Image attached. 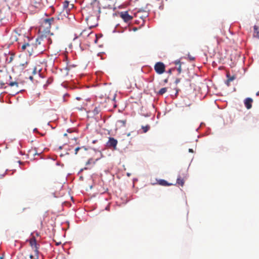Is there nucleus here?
<instances>
[{
	"instance_id": "f257e3e1",
	"label": "nucleus",
	"mask_w": 259,
	"mask_h": 259,
	"mask_svg": "<svg viewBox=\"0 0 259 259\" xmlns=\"http://www.w3.org/2000/svg\"><path fill=\"white\" fill-rule=\"evenodd\" d=\"M105 8L103 9L105 10ZM101 12L99 2L97 0H92V1L81 9V13L83 15L85 16V19L89 20L93 17L98 18L99 17V14L103 13Z\"/></svg>"
},
{
	"instance_id": "f03ea898",
	"label": "nucleus",
	"mask_w": 259,
	"mask_h": 259,
	"mask_svg": "<svg viewBox=\"0 0 259 259\" xmlns=\"http://www.w3.org/2000/svg\"><path fill=\"white\" fill-rule=\"evenodd\" d=\"M154 68L156 72L159 74H162L165 70V66L164 63L161 62L156 63Z\"/></svg>"
},
{
	"instance_id": "7ed1b4c3",
	"label": "nucleus",
	"mask_w": 259,
	"mask_h": 259,
	"mask_svg": "<svg viewBox=\"0 0 259 259\" xmlns=\"http://www.w3.org/2000/svg\"><path fill=\"white\" fill-rule=\"evenodd\" d=\"M187 178V174L186 172H182L180 174L177 180V184L183 187L185 183V181Z\"/></svg>"
},
{
	"instance_id": "20e7f679",
	"label": "nucleus",
	"mask_w": 259,
	"mask_h": 259,
	"mask_svg": "<svg viewBox=\"0 0 259 259\" xmlns=\"http://www.w3.org/2000/svg\"><path fill=\"white\" fill-rule=\"evenodd\" d=\"M95 35L92 32L91 29L83 30L80 33L79 36L85 38L86 37H94Z\"/></svg>"
},
{
	"instance_id": "39448f33",
	"label": "nucleus",
	"mask_w": 259,
	"mask_h": 259,
	"mask_svg": "<svg viewBox=\"0 0 259 259\" xmlns=\"http://www.w3.org/2000/svg\"><path fill=\"white\" fill-rule=\"evenodd\" d=\"M74 5L70 4L68 1H65L63 3V11L67 14L68 11L73 9Z\"/></svg>"
},
{
	"instance_id": "423d86ee",
	"label": "nucleus",
	"mask_w": 259,
	"mask_h": 259,
	"mask_svg": "<svg viewBox=\"0 0 259 259\" xmlns=\"http://www.w3.org/2000/svg\"><path fill=\"white\" fill-rule=\"evenodd\" d=\"M26 51L28 52L29 56L32 55L34 53V50L36 49V45L28 42Z\"/></svg>"
},
{
	"instance_id": "0eeeda50",
	"label": "nucleus",
	"mask_w": 259,
	"mask_h": 259,
	"mask_svg": "<svg viewBox=\"0 0 259 259\" xmlns=\"http://www.w3.org/2000/svg\"><path fill=\"white\" fill-rule=\"evenodd\" d=\"M120 16L126 22L131 21L133 19V17L130 15L127 11L121 12Z\"/></svg>"
},
{
	"instance_id": "6e6552de",
	"label": "nucleus",
	"mask_w": 259,
	"mask_h": 259,
	"mask_svg": "<svg viewBox=\"0 0 259 259\" xmlns=\"http://www.w3.org/2000/svg\"><path fill=\"white\" fill-rule=\"evenodd\" d=\"M55 22V19L53 17L51 18L46 19L44 21V23L47 28H49L52 25H54Z\"/></svg>"
},
{
	"instance_id": "1a4fd4ad",
	"label": "nucleus",
	"mask_w": 259,
	"mask_h": 259,
	"mask_svg": "<svg viewBox=\"0 0 259 259\" xmlns=\"http://www.w3.org/2000/svg\"><path fill=\"white\" fill-rule=\"evenodd\" d=\"M117 144V141L113 138H109L107 145L109 147H112L114 149H116V146Z\"/></svg>"
},
{
	"instance_id": "9d476101",
	"label": "nucleus",
	"mask_w": 259,
	"mask_h": 259,
	"mask_svg": "<svg viewBox=\"0 0 259 259\" xmlns=\"http://www.w3.org/2000/svg\"><path fill=\"white\" fill-rule=\"evenodd\" d=\"M88 149L84 146L81 147H77L75 149V154H77L78 153L80 154L85 155L87 154Z\"/></svg>"
},
{
	"instance_id": "9b49d317",
	"label": "nucleus",
	"mask_w": 259,
	"mask_h": 259,
	"mask_svg": "<svg viewBox=\"0 0 259 259\" xmlns=\"http://www.w3.org/2000/svg\"><path fill=\"white\" fill-rule=\"evenodd\" d=\"M29 242L32 249L37 248L39 246V245L37 244L36 239L34 236H32L29 240Z\"/></svg>"
},
{
	"instance_id": "f8f14e48",
	"label": "nucleus",
	"mask_w": 259,
	"mask_h": 259,
	"mask_svg": "<svg viewBox=\"0 0 259 259\" xmlns=\"http://www.w3.org/2000/svg\"><path fill=\"white\" fill-rule=\"evenodd\" d=\"M253 100L250 98H247L244 100V105L247 109H250L252 107Z\"/></svg>"
},
{
	"instance_id": "ddd939ff",
	"label": "nucleus",
	"mask_w": 259,
	"mask_h": 259,
	"mask_svg": "<svg viewBox=\"0 0 259 259\" xmlns=\"http://www.w3.org/2000/svg\"><path fill=\"white\" fill-rule=\"evenodd\" d=\"M104 2H105V6H107L108 8V9H109L110 10L113 9L115 8V4L116 2H114L113 3V6H110V5L112 3V0H104Z\"/></svg>"
},
{
	"instance_id": "4468645a",
	"label": "nucleus",
	"mask_w": 259,
	"mask_h": 259,
	"mask_svg": "<svg viewBox=\"0 0 259 259\" xmlns=\"http://www.w3.org/2000/svg\"><path fill=\"white\" fill-rule=\"evenodd\" d=\"M253 36L259 38V27L257 25L253 26Z\"/></svg>"
},
{
	"instance_id": "2eb2a0df",
	"label": "nucleus",
	"mask_w": 259,
	"mask_h": 259,
	"mask_svg": "<svg viewBox=\"0 0 259 259\" xmlns=\"http://www.w3.org/2000/svg\"><path fill=\"white\" fill-rule=\"evenodd\" d=\"M158 184L160 185L163 186H170L171 184H169L167 181L164 180H159L158 181Z\"/></svg>"
},
{
	"instance_id": "dca6fc26",
	"label": "nucleus",
	"mask_w": 259,
	"mask_h": 259,
	"mask_svg": "<svg viewBox=\"0 0 259 259\" xmlns=\"http://www.w3.org/2000/svg\"><path fill=\"white\" fill-rule=\"evenodd\" d=\"M31 4L34 7L37 8L40 4V0H31Z\"/></svg>"
},
{
	"instance_id": "f3484780",
	"label": "nucleus",
	"mask_w": 259,
	"mask_h": 259,
	"mask_svg": "<svg viewBox=\"0 0 259 259\" xmlns=\"http://www.w3.org/2000/svg\"><path fill=\"white\" fill-rule=\"evenodd\" d=\"M167 91V88H163L161 89L158 92H157V94L159 95H162L165 94Z\"/></svg>"
},
{
	"instance_id": "a211bd4d",
	"label": "nucleus",
	"mask_w": 259,
	"mask_h": 259,
	"mask_svg": "<svg viewBox=\"0 0 259 259\" xmlns=\"http://www.w3.org/2000/svg\"><path fill=\"white\" fill-rule=\"evenodd\" d=\"M14 58V54H10L9 57H7V58L6 59V61H7V62L8 63H11L13 61Z\"/></svg>"
},
{
	"instance_id": "6ab92c4d",
	"label": "nucleus",
	"mask_w": 259,
	"mask_h": 259,
	"mask_svg": "<svg viewBox=\"0 0 259 259\" xmlns=\"http://www.w3.org/2000/svg\"><path fill=\"white\" fill-rule=\"evenodd\" d=\"M38 247L37 248H35L34 249V252L35 256V257H34V259H38V254H39V251H38Z\"/></svg>"
},
{
	"instance_id": "aec40b11",
	"label": "nucleus",
	"mask_w": 259,
	"mask_h": 259,
	"mask_svg": "<svg viewBox=\"0 0 259 259\" xmlns=\"http://www.w3.org/2000/svg\"><path fill=\"white\" fill-rule=\"evenodd\" d=\"M9 85L11 86V87H16V88H18L19 87V82H17V81H11L9 83Z\"/></svg>"
},
{
	"instance_id": "412c9836",
	"label": "nucleus",
	"mask_w": 259,
	"mask_h": 259,
	"mask_svg": "<svg viewBox=\"0 0 259 259\" xmlns=\"http://www.w3.org/2000/svg\"><path fill=\"white\" fill-rule=\"evenodd\" d=\"M227 79L228 80V81H230V82L233 81L235 78L234 76H231L229 73H228L227 74Z\"/></svg>"
},
{
	"instance_id": "4be33fe9",
	"label": "nucleus",
	"mask_w": 259,
	"mask_h": 259,
	"mask_svg": "<svg viewBox=\"0 0 259 259\" xmlns=\"http://www.w3.org/2000/svg\"><path fill=\"white\" fill-rule=\"evenodd\" d=\"M98 159H97L95 161H93V159L92 158H90L89 159L88 161L86 162V165H88L89 164H90L91 163H93V164H95L96 161H97Z\"/></svg>"
},
{
	"instance_id": "5701e85b",
	"label": "nucleus",
	"mask_w": 259,
	"mask_h": 259,
	"mask_svg": "<svg viewBox=\"0 0 259 259\" xmlns=\"http://www.w3.org/2000/svg\"><path fill=\"white\" fill-rule=\"evenodd\" d=\"M142 128L143 130V133H146L150 129V126L149 125L142 126Z\"/></svg>"
},
{
	"instance_id": "b1692460",
	"label": "nucleus",
	"mask_w": 259,
	"mask_h": 259,
	"mask_svg": "<svg viewBox=\"0 0 259 259\" xmlns=\"http://www.w3.org/2000/svg\"><path fill=\"white\" fill-rule=\"evenodd\" d=\"M28 44V42H25L24 44H23L22 46H21V50L22 51H26V48H27V45Z\"/></svg>"
},
{
	"instance_id": "393cba45",
	"label": "nucleus",
	"mask_w": 259,
	"mask_h": 259,
	"mask_svg": "<svg viewBox=\"0 0 259 259\" xmlns=\"http://www.w3.org/2000/svg\"><path fill=\"white\" fill-rule=\"evenodd\" d=\"M85 105L86 103L83 102L82 104L77 107V108L79 110H81Z\"/></svg>"
},
{
	"instance_id": "a878e982",
	"label": "nucleus",
	"mask_w": 259,
	"mask_h": 259,
	"mask_svg": "<svg viewBox=\"0 0 259 259\" xmlns=\"http://www.w3.org/2000/svg\"><path fill=\"white\" fill-rule=\"evenodd\" d=\"M77 100H84V101H89L87 99L84 98V96H82V97H76L75 98Z\"/></svg>"
},
{
	"instance_id": "bb28decb",
	"label": "nucleus",
	"mask_w": 259,
	"mask_h": 259,
	"mask_svg": "<svg viewBox=\"0 0 259 259\" xmlns=\"http://www.w3.org/2000/svg\"><path fill=\"white\" fill-rule=\"evenodd\" d=\"M118 122L122 123L123 126L125 125L126 120H119Z\"/></svg>"
},
{
	"instance_id": "cd10ccee",
	"label": "nucleus",
	"mask_w": 259,
	"mask_h": 259,
	"mask_svg": "<svg viewBox=\"0 0 259 259\" xmlns=\"http://www.w3.org/2000/svg\"><path fill=\"white\" fill-rule=\"evenodd\" d=\"M175 64L176 65H179V66L180 65H181V62H180V60H176V61H175Z\"/></svg>"
},
{
	"instance_id": "c85d7f7f",
	"label": "nucleus",
	"mask_w": 259,
	"mask_h": 259,
	"mask_svg": "<svg viewBox=\"0 0 259 259\" xmlns=\"http://www.w3.org/2000/svg\"><path fill=\"white\" fill-rule=\"evenodd\" d=\"M178 73L179 74H180L181 72H182V68H181V66L180 65L178 68Z\"/></svg>"
},
{
	"instance_id": "c756f323",
	"label": "nucleus",
	"mask_w": 259,
	"mask_h": 259,
	"mask_svg": "<svg viewBox=\"0 0 259 259\" xmlns=\"http://www.w3.org/2000/svg\"><path fill=\"white\" fill-rule=\"evenodd\" d=\"M180 80L181 79L180 78H177L176 80H175L176 84L179 83L180 82Z\"/></svg>"
},
{
	"instance_id": "7c9ffc66",
	"label": "nucleus",
	"mask_w": 259,
	"mask_h": 259,
	"mask_svg": "<svg viewBox=\"0 0 259 259\" xmlns=\"http://www.w3.org/2000/svg\"><path fill=\"white\" fill-rule=\"evenodd\" d=\"M27 62H26L25 63H23V64H20V66H21V67H24L25 65H27Z\"/></svg>"
},
{
	"instance_id": "2f4dec72",
	"label": "nucleus",
	"mask_w": 259,
	"mask_h": 259,
	"mask_svg": "<svg viewBox=\"0 0 259 259\" xmlns=\"http://www.w3.org/2000/svg\"><path fill=\"white\" fill-rule=\"evenodd\" d=\"M225 83L228 87L230 86V81H228V79L226 81Z\"/></svg>"
},
{
	"instance_id": "473e14b6",
	"label": "nucleus",
	"mask_w": 259,
	"mask_h": 259,
	"mask_svg": "<svg viewBox=\"0 0 259 259\" xmlns=\"http://www.w3.org/2000/svg\"><path fill=\"white\" fill-rule=\"evenodd\" d=\"M172 70H173V69H171V68L169 69L167 71L168 73H169L170 74H171Z\"/></svg>"
},
{
	"instance_id": "72a5a7b5",
	"label": "nucleus",
	"mask_w": 259,
	"mask_h": 259,
	"mask_svg": "<svg viewBox=\"0 0 259 259\" xmlns=\"http://www.w3.org/2000/svg\"><path fill=\"white\" fill-rule=\"evenodd\" d=\"M116 0H112V3H111V4L110 5V6H113V3L114 2H116Z\"/></svg>"
},
{
	"instance_id": "f704fd0d",
	"label": "nucleus",
	"mask_w": 259,
	"mask_h": 259,
	"mask_svg": "<svg viewBox=\"0 0 259 259\" xmlns=\"http://www.w3.org/2000/svg\"><path fill=\"white\" fill-rule=\"evenodd\" d=\"M189 58L190 59V60H194L195 59V58L194 57H191V56H189Z\"/></svg>"
},
{
	"instance_id": "c9c22d12",
	"label": "nucleus",
	"mask_w": 259,
	"mask_h": 259,
	"mask_svg": "<svg viewBox=\"0 0 259 259\" xmlns=\"http://www.w3.org/2000/svg\"><path fill=\"white\" fill-rule=\"evenodd\" d=\"M34 257H35V256L34 255H30V259H34Z\"/></svg>"
},
{
	"instance_id": "e433bc0d",
	"label": "nucleus",
	"mask_w": 259,
	"mask_h": 259,
	"mask_svg": "<svg viewBox=\"0 0 259 259\" xmlns=\"http://www.w3.org/2000/svg\"><path fill=\"white\" fill-rule=\"evenodd\" d=\"M189 152H191V153H193L194 152V151L192 149H189Z\"/></svg>"
},
{
	"instance_id": "4c0bfd02",
	"label": "nucleus",
	"mask_w": 259,
	"mask_h": 259,
	"mask_svg": "<svg viewBox=\"0 0 259 259\" xmlns=\"http://www.w3.org/2000/svg\"><path fill=\"white\" fill-rule=\"evenodd\" d=\"M168 82V79L167 78H166L164 80V83H167Z\"/></svg>"
},
{
	"instance_id": "58836bf2",
	"label": "nucleus",
	"mask_w": 259,
	"mask_h": 259,
	"mask_svg": "<svg viewBox=\"0 0 259 259\" xmlns=\"http://www.w3.org/2000/svg\"><path fill=\"white\" fill-rule=\"evenodd\" d=\"M88 169V168H87V167H84V168H81V169H80V171H83V169Z\"/></svg>"
},
{
	"instance_id": "ea45409f",
	"label": "nucleus",
	"mask_w": 259,
	"mask_h": 259,
	"mask_svg": "<svg viewBox=\"0 0 259 259\" xmlns=\"http://www.w3.org/2000/svg\"><path fill=\"white\" fill-rule=\"evenodd\" d=\"M33 73L34 74H35L36 73V68H35L34 70H33Z\"/></svg>"
},
{
	"instance_id": "a19ab883",
	"label": "nucleus",
	"mask_w": 259,
	"mask_h": 259,
	"mask_svg": "<svg viewBox=\"0 0 259 259\" xmlns=\"http://www.w3.org/2000/svg\"><path fill=\"white\" fill-rule=\"evenodd\" d=\"M29 78H30L31 80H32V79H33V77H32V76H30Z\"/></svg>"
},
{
	"instance_id": "79ce46f5",
	"label": "nucleus",
	"mask_w": 259,
	"mask_h": 259,
	"mask_svg": "<svg viewBox=\"0 0 259 259\" xmlns=\"http://www.w3.org/2000/svg\"><path fill=\"white\" fill-rule=\"evenodd\" d=\"M33 131H34V132H36L37 130V128H34Z\"/></svg>"
},
{
	"instance_id": "37998d69",
	"label": "nucleus",
	"mask_w": 259,
	"mask_h": 259,
	"mask_svg": "<svg viewBox=\"0 0 259 259\" xmlns=\"http://www.w3.org/2000/svg\"><path fill=\"white\" fill-rule=\"evenodd\" d=\"M20 91V90H19V91H18L17 92V93H19Z\"/></svg>"
},
{
	"instance_id": "c03bdc74",
	"label": "nucleus",
	"mask_w": 259,
	"mask_h": 259,
	"mask_svg": "<svg viewBox=\"0 0 259 259\" xmlns=\"http://www.w3.org/2000/svg\"><path fill=\"white\" fill-rule=\"evenodd\" d=\"M0 259H3V258H2V257H0Z\"/></svg>"
}]
</instances>
